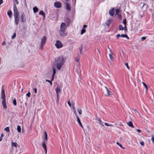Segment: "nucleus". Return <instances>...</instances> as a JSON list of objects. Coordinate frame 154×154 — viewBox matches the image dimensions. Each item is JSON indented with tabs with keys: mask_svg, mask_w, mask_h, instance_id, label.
<instances>
[{
	"mask_svg": "<svg viewBox=\"0 0 154 154\" xmlns=\"http://www.w3.org/2000/svg\"><path fill=\"white\" fill-rule=\"evenodd\" d=\"M116 144L118 145L120 147H121V148H122V149H124L125 148V147H123L122 145L120 144L118 142H116Z\"/></svg>",
	"mask_w": 154,
	"mask_h": 154,
	"instance_id": "obj_36",
	"label": "nucleus"
},
{
	"mask_svg": "<svg viewBox=\"0 0 154 154\" xmlns=\"http://www.w3.org/2000/svg\"><path fill=\"white\" fill-rule=\"evenodd\" d=\"M119 37H121L120 35V34H118L116 36L117 39H118Z\"/></svg>",
	"mask_w": 154,
	"mask_h": 154,
	"instance_id": "obj_49",
	"label": "nucleus"
},
{
	"mask_svg": "<svg viewBox=\"0 0 154 154\" xmlns=\"http://www.w3.org/2000/svg\"><path fill=\"white\" fill-rule=\"evenodd\" d=\"M79 125L83 129V126L82 124H80Z\"/></svg>",
	"mask_w": 154,
	"mask_h": 154,
	"instance_id": "obj_55",
	"label": "nucleus"
},
{
	"mask_svg": "<svg viewBox=\"0 0 154 154\" xmlns=\"http://www.w3.org/2000/svg\"><path fill=\"white\" fill-rule=\"evenodd\" d=\"M109 56L110 59L111 60H113L114 59V57H113V56H112V54H109Z\"/></svg>",
	"mask_w": 154,
	"mask_h": 154,
	"instance_id": "obj_37",
	"label": "nucleus"
},
{
	"mask_svg": "<svg viewBox=\"0 0 154 154\" xmlns=\"http://www.w3.org/2000/svg\"><path fill=\"white\" fill-rule=\"evenodd\" d=\"M59 34L61 36H65L67 35V33L65 32V31H62L60 30L59 31Z\"/></svg>",
	"mask_w": 154,
	"mask_h": 154,
	"instance_id": "obj_9",
	"label": "nucleus"
},
{
	"mask_svg": "<svg viewBox=\"0 0 154 154\" xmlns=\"http://www.w3.org/2000/svg\"><path fill=\"white\" fill-rule=\"evenodd\" d=\"M121 37L122 38H126L127 39H129V38L127 34H122L120 35Z\"/></svg>",
	"mask_w": 154,
	"mask_h": 154,
	"instance_id": "obj_17",
	"label": "nucleus"
},
{
	"mask_svg": "<svg viewBox=\"0 0 154 154\" xmlns=\"http://www.w3.org/2000/svg\"><path fill=\"white\" fill-rule=\"evenodd\" d=\"M146 37L145 36L141 38V39L143 40H145L146 39Z\"/></svg>",
	"mask_w": 154,
	"mask_h": 154,
	"instance_id": "obj_47",
	"label": "nucleus"
},
{
	"mask_svg": "<svg viewBox=\"0 0 154 154\" xmlns=\"http://www.w3.org/2000/svg\"><path fill=\"white\" fill-rule=\"evenodd\" d=\"M1 99L2 100H5V90L3 87L2 88L1 91Z\"/></svg>",
	"mask_w": 154,
	"mask_h": 154,
	"instance_id": "obj_7",
	"label": "nucleus"
},
{
	"mask_svg": "<svg viewBox=\"0 0 154 154\" xmlns=\"http://www.w3.org/2000/svg\"><path fill=\"white\" fill-rule=\"evenodd\" d=\"M105 88H106V91L107 92V95H106V96H110L111 95V94H110V91L109 89L107 88L106 86H105Z\"/></svg>",
	"mask_w": 154,
	"mask_h": 154,
	"instance_id": "obj_16",
	"label": "nucleus"
},
{
	"mask_svg": "<svg viewBox=\"0 0 154 154\" xmlns=\"http://www.w3.org/2000/svg\"><path fill=\"white\" fill-rule=\"evenodd\" d=\"M4 136V134H2L1 135V137L2 138Z\"/></svg>",
	"mask_w": 154,
	"mask_h": 154,
	"instance_id": "obj_62",
	"label": "nucleus"
},
{
	"mask_svg": "<svg viewBox=\"0 0 154 154\" xmlns=\"http://www.w3.org/2000/svg\"><path fill=\"white\" fill-rule=\"evenodd\" d=\"M128 125L130 127H131L132 128H134V126L133 125L131 122H129L128 123Z\"/></svg>",
	"mask_w": 154,
	"mask_h": 154,
	"instance_id": "obj_22",
	"label": "nucleus"
},
{
	"mask_svg": "<svg viewBox=\"0 0 154 154\" xmlns=\"http://www.w3.org/2000/svg\"><path fill=\"white\" fill-rule=\"evenodd\" d=\"M65 58L63 56L58 57L55 62L57 63V69H60L62 66L65 62Z\"/></svg>",
	"mask_w": 154,
	"mask_h": 154,
	"instance_id": "obj_2",
	"label": "nucleus"
},
{
	"mask_svg": "<svg viewBox=\"0 0 154 154\" xmlns=\"http://www.w3.org/2000/svg\"><path fill=\"white\" fill-rule=\"evenodd\" d=\"M13 10L15 22L16 24L17 25L19 20L20 16L17 7L15 3L13 4Z\"/></svg>",
	"mask_w": 154,
	"mask_h": 154,
	"instance_id": "obj_1",
	"label": "nucleus"
},
{
	"mask_svg": "<svg viewBox=\"0 0 154 154\" xmlns=\"http://www.w3.org/2000/svg\"><path fill=\"white\" fill-rule=\"evenodd\" d=\"M13 103L14 105L16 106L17 105L16 100L15 98L13 100Z\"/></svg>",
	"mask_w": 154,
	"mask_h": 154,
	"instance_id": "obj_33",
	"label": "nucleus"
},
{
	"mask_svg": "<svg viewBox=\"0 0 154 154\" xmlns=\"http://www.w3.org/2000/svg\"><path fill=\"white\" fill-rule=\"evenodd\" d=\"M111 21V19H109L108 20L106 21L105 23V26L107 27H109V25L110 24Z\"/></svg>",
	"mask_w": 154,
	"mask_h": 154,
	"instance_id": "obj_11",
	"label": "nucleus"
},
{
	"mask_svg": "<svg viewBox=\"0 0 154 154\" xmlns=\"http://www.w3.org/2000/svg\"><path fill=\"white\" fill-rule=\"evenodd\" d=\"M52 68H53V72L52 75H55L56 73V70L54 67H53Z\"/></svg>",
	"mask_w": 154,
	"mask_h": 154,
	"instance_id": "obj_34",
	"label": "nucleus"
},
{
	"mask_svg": "<svg viewBox=\"0 0 154 154\" xmlns=\"http://www.w3.org/2000/svg\"><path fill=\"white\" fill-rule=\"evenodd\" d=\"M5 130L8 132H10V129L9 127H7L5 128Z\"/></svg>",
	"mask_w": 154,
	"mask_h": 154,
	"instance_id": "obj_31",
	"label": "nucleus"
},
{
	"mask_svg": "<svg viewBox=\"0 0 154 154\" xmlns=\"http://www.w3.org/2000/svg\"><path fill=\"white\" fill-rule=\"evenodd\" d=\"M16 34L15 33H14L13 34V35H12L11 37V39H14L16 37Z\"/></svg>",
	"mask_w": 154,
	"mask_h": 154,
	"instance_id": "obj_41",
	"label": "nucleus"
},
{
	"mask_svg": "<svg viewBox=\"0 0 154 154\" xmlns=\"http://www.w3.org/2000/svg\"><path fill=\"white\" fill-rule=\"evenodd\" d=\"M2 102L3 105V107L5 109L7 108V106L6 103V99L2 100Z\"/></svg>",
	"mask_w": 154,
	"mask_h": 154,
	"instance_id": "obj_14",
	"label": "nucleus"
},
{
	"mask_svg": "<svg viewBox=\"0 0 154 154\" xmlns=\"http://www.w3.org/2000/svg\"><path fill=\"white\" fill-rule=\"evenodd\" d=\"M72 2L74 3V4H75L76 0H72Z\"/></svg>",
	"mask_w": 154,
	"mask_h": 154,
	"instance_id": "obj_54",
	"label": "nucleus"
},
{
	"mask_svg": "<svg viewBox=\"0 0 154 154\" xmlns=\"http://www.w3.org/2000/svg\"><path fill=\"white\" fill-rule=\"evenodd\" d=\"M54 6L57 8H60L61 7V2L59 1H57L54 3Z\"/></svg>",
	"mask_w": 154,
	"mask_h": 154,
	"instance_id": "obj_8",
	"label": "nucleus"
},
{
	"mask_svg": "<svg viewBox=\"0 0 154 154\" xmlns=\"http://www.w3.org/2000/svg\"><path fill=\"white\" fill-rule=\"evenodd\" d=\"M66 28V24L63 23H62L60 26V30L62 31H65Z\"/></svg>",
	"mask_w": 154,
	"mask_h": 154,
	"instance_id": "obj_6",
	"label": "nucleus"
},
{
	"mask_svg": "<svg viewBox=\"0 0 154 154\" xmlns=\"http://www.w3.org/2000/svg\"><path fill=\"white\" fill-rule=\"evenodd\" d=\"M104 124L106 126H112L113 127L114 125L112 124H109L105 122L104 123Z\"/></svg>",
	"mask_w": 154,
	"mask_h": 154,
	"instance_id": "obj_29",
	"label": "nucleus"
},
{
	"mask_svg": "<svg viewBox=\"0 0 154 154\" xmlns=\"http://www.w3.org/2000/svg\"><path fill=\"white\" fill-rule=\"evenodd\" d=\"M45 133V138L44 139V140L45 141V142H47L48 141V137H47V134L46 131H45L44 132Z\"/></svg>",
	"mask_w": 154,
	"mask_h": 154,
	"instance_id": "obj_18",
	"label": "nucleus"
},
{
	"mask_svg": "<svg viewBox=\"0 0 154 154\" xmlns=\"http://www.w3.org/2000/svg\"><path fill=\"white\" fill-rule=\"evenodd\" d=\"M11 144L12 146H15V147H16L17 146V144L16 143L12 142Z\"/></svg>",
	"mask_w": 154,
	"mask_h": 154,
	"instance_id": "obj_28",
	"label": "nucleus"
},
{
	"mask_svg": "<svg viewBox=\"0 0 154 154\" xmlns=\"http://www.w3.org/2000/svg\"><path fill=\"white\" fill-rule=\"evenodd\" d=\"M137 131L139 133H140L141 132V131L140 129H137Z\"/></svg>",
	"mask_w": 154,
	"mask_h": 154,
	"instance_id": "obj_53",
	"label": "nucleus"
},
{
	"mask_svg": "<svg viewBox=\"0 0 154 154\" xmlns=\"http://www.w3.org/2000/svg\"><path fill=\"white\" fill-rule=\"evenodd\" d=\"M142 83H143V85H144V86L146 88V90H147L148 89V87L147 85L145 83H144L143 82H142Z\"/></svg>",
	"mask_w": 154,
	"mask_h": 154,
	"instance_id": "obj_32",
	"label": "nucleus"
},
{
	"mask_svg": "<svg viewBox=\"0 0 154 154\" xmlns=\"http://www.w3.org/2000/svg\"><path fill=\"white\" fill-rule=\"evenodd\" d=\"M114 9L113 8L110 10L109 11V14L111 16H113L114 14Z\"/></svg>",
	"mask_w": 154,
	"mask_h": 154,
	"instance_id": "obj_15",
	"label": "nucleus"
},
{
	"mask_svg": "<svg viewBox=\"0 0 154 154\" xmlns=\"http://www.w3.org/2000/svg\"><path fill=\"white\" fill-rule=\"evenodd\" d=\"M66 9L68 11H70L71 10V7L70 5L67 2H66Z\"/></svg>",
	"mask_w": 154,
	"mask_h": 154,
	"instance_id": "obj_10",
	"label": "nucleus"
},
{
	"mask_svg": "<svg viewBox=\"0 0 154 154\" xmlns=\"http://www.w3.org/2000/svg\"><path fill=\"white\" fill-rule=\"evenodd\" d=\"M3 3V0H0V3L2 4Z\"/></svg>",
	"mask_w": 154,
	"mask_h": 154,
	"instance_id": "obj_59",
	"label": "nucleus"
},
{
	"mask_svg": "<svg viewBox=\"0 0 154 154\" xmlns=\"http://www.w3.org/2000/svg\"><path fill=\"white\" fill-rule=\"evenodd\" d=\"M57 94V101L58 103L59 100V93H60L61 91V89L59 88H57L55 89Z\"/></svg>",
	"mask_w": 154,
	"mask_h": 154,
	"instance_id": "obj_5",
	"label": "nucleus"
},
{
	"mask_svg": "<svg viewBox=\"0 0 154 154\" xmlns=\"http://www.w3.org/2000/svg\"><path fill=\"white\" fill-rule=\"evenodd\" d=\"M140 145L142 146H144V142L143 141H142L140 142Z\"/></svg>",
	"mask_w": 154,
	"mask_h": 154,
	"instance_id": "obj_45",
	"label": "nucleus"
},
{
	"mask_svg": "<svg viewBox=\"0 0 154 154\" xmlns=\"http://www.w3.org/2000/svg\"><path fill=\"white\" fill-rule=\"evenodd\" d=\"M98 121L99 122V123L100 125H102V126H104L103 124L102 121L100 119L98 118Z\"/></svg>",
	"mask_w": 154,
	"mask_h": 154,
	"instance_id": "obj_26",
	"label": "nucleus"
},
{
	"mask_svg": "<svg viewBox=\"0 0 154 154\" xmlns=\"http://www.w3.org/2000/svg\"><path fill=\"white\" fill-rule=\"evenodd\" d=\"M33 11L34 13H36L38 11V9L36 7H34L33 8Z\"/></svg>",
	"mask_w": 154,
	"mask_h": 154,
	"instance_id": "obj_24",
	"label": "nucleus"
},
{
	"mask_svg": "<svg viewBox=\"0 0 154 154\" xmlns=\"http://www.w3.org/2000/svg\"><path fill=\"white\" fill-rule=\"evenodd\" d=\"M69 22H68L67 24V26H68L69 25Z\"/></svg>",
	"mask_w": 154,
	"mask_h": 154,
	"instance_id": "obj_63",
	"label": "nucleus"
},
{
	"mask_svg": "<svg viewBox=\"0 0 154 154\" xmlns=\"http://www.w3.org/2000/svg\"><path fill=\"white\" fill-rule=\"evenodd\" d=\"M82 46H81L79 48V49L80 51V53L82 54Z\"/></svg>",
	"mask_w": 154,
	"mask_h": 154,
	"instance_id": "obj_40",
	"label": "nucleus"
},
{
	"mask_svg": "<svg viewBox=\"0 0 154 154\" xmlns=\"http://www.w3.org/2000/svg\"><path fill=\"white\" fill-rule=\"evenodd\" d=\"M55 45L56 47L58 49L60 48L63 47V45L61 43V42L59 40L56 41V43L55 44Z\"/></svg>",
	"mask_w": 154,
	"mask_h": 154,
	"instance_id": "obj_4",
	"label": "nucleus"
},
{
	"mask_svg": "<svg viewBox=\"0 0 154 154\" xmlns=\"http://www.w3.org/2000/svg\"><path fill=\"white\" fill-rule=\"evenodd\" d=\"M120 12V11L119 9H117L116 10V14L118 15L119 17H121V14H119Z\"/></svg>",
	"mask_w": 154,
	"mask_h": 154,
	"instance_id": "obj_19",
	"label": "nucleus"
},
{
	"mask_svg": "<svg viewBox=\"0 0 154 154\" xmlns=\"http://www.w3.org/2000/svg\"><path fill=\"white\" fill-rule=\"evenodd\" d=\"M46 82H48L51 85H52V81L49 80L48 79H46Z\"/></svg>",
	"mask_w": 154,
	"mask_h": 154,
	"instance_id": "obj_38",
	"label": "nucleus"
},
{
	"mask_svg": "<svg viewBox=\"0 0 154 154\" xmlns=\"http://www.w3.org/2000/svg\"><path fill=\"white\" fill-rule=\"evenodd\" d=\"M37 89L36 88H35L34 89V93H37Z\"/></svg>",
	"mask_w": 154,
	"mask_h": 154,
	"instance_id": "obj_51",
	"label": "nucleus"
},
{
	"mask_svg": "<svg viewBox=\"0 0 154 154\" xmlns=\"http://www.w3.org/2000/svg\"><path fill=\"white\" fill-rule=\"evenodd\" d=\"M75 61L76 62H79V59H77L76 60H75Z\"/></svg>",
	"mask_w": 154,
	"mask_h": 154,
	"instance_id": "obj_61",
	"label": "nucleus"
},
{
	"mask_svg": "<svg viewBox=\"0 0 154 154\" xmlns=\"http://www.w3.org/2000/svg\"><path fill=\"white\" fill-rule=\"evenodd\" d=\"M54 75H52V78H51V81H52V82L53 80L54 79Z\"/></svg>",
	"mask_w": 154,
	"mask_h": 154,
	"instance_id": "obj_48",
	"label": "nucleus"
},
{
	"mask_svg": "<svg viewBox=\"0 0 154 154\" xmlns=\"http://www.w3.org/2000/svg\"><path fill=\"white\" fill-rule=\"evenodd\" d=\"M85 32L86 30L84 29H82L81 31V34L82 35Z\"/></svg>",
	"mask_w": 154,
	"mask_h": 154,
	"instance_id": "obj_30",
	"label": "nucleus"
},
{
	"mask_svg": "<svg viewBox=\"0 0 154 154\" xmlns=\"http://www.w3.org/2000/svg\"><path fill=\"white\" fill-rule=\"evenodd\" d=\"M123 23L125 25L124 27L125 28V30H127V27L126 26V20L125 19L123 20Z\"/></svg>",
	"mask_w": 154,
	"mask_h": 154,
	"instance_id": "obj_23",
	"label": "nucleus"
},
{
	"mask_svg": "<svg viewBox=\"0 0 154 154\" xmlns=\"http://www.w3.org/2000/svg\"><path fill=\"white\" fill-rule=\"evenodd\" d=\"M73 113L75 114V116H76V118H77V117H78V116L77 115L76 112V111L75 109H74V110L73 111Z\"/></svg>",
	"mask_w": 154,
	"mask_h": 154,
	"instance_id": "obj_43",
	"label": "nucleus"
},
{
	"mask_svg": "<svg viewBox=\"0 0 154 154\" xmlns=\"http://www.w3.org/2000/svg\"><path fill=\"white\" fill-rule=\"evenodd\" d=\"M67 103L70 107L71 106V104L69 101Z\"/></svg>",
	"mask_w": 154,
	"mask_h": 154,
	"instance_id": "obj_50",
	"label": "nucleus"
},
{
	"mask_svg": "<svg viewBox=\"0 0 154 154\" xmlns=\"http://www.w3.org/2000/svg\"><path fill=\"white\" fill-rule=\"evenodd\" d=\"M46 39L47 38L45 36H43L41 38V41L40 45V48L41 49H43V47L46 42Z\"/></svg>",
	"mask_w": 154,
	"mask_h": 154,
	"instance_id": "obj_3",
	"label": "nucleus"
},
{
	"mask_svg": "<svg viewBox=\"0 0 154 154\" xmlns=\"http://www.w3.org/2000/svg\"><path fill=\"white\" fill-rule=\"evenodd\" d=\"M5 44V42H3L2 43V45H4Z\"/></svg>",
	"mask_w": 154,
	"mask_h": 154,
	"instance_id": "obj_56",
	"label": "nucleus"
},
{
	"mask_svg": "<svg viewBox=\"0 0 154 154\" xmlns=\"http://www.w3.org/2000/svg\"><path fill=\"white\" fill-rule=\"evenodd\" d=\"M31 93L29 91L26 94V96L29 97L30 96Z\"/></svg>",
	"mask_w": 154,
	"mask_h": 154,
	"instance_id": "obj_42",
	"label": "nucleus"
},
{
	"mask_svg": "<svg viewBox=\"0 0 154 154\" xmlns=\"http://www.w3.org/2000/svg\"><path fill=\"white\" fill-rule=\"evenodd\" d=\"M17 130L19 132H20L21 131V127L19 125H17Z\"/></svg>",
	"mask_w": 154,
	"mask_h": 154,
	"instance_id": "obj_27",
	"label": "nucleus"
},
{
	"mask_svg": "<svg viewBox=\"0 0 154 154\" xmlns=\"http://www.w3.org/2000/svg\"><path fill=\"white\" fill-rule=\"evenodd\" d=\"M124 29V27L121 25H119V30H123Z\"/></svg>",
	"mask_w": 154,
	"mask_h": 154,
	"instance_id": "obj_25",
	"label": "nucleus"
},
{
	"mask_svg": "<svg viewBox=\"0 0 154 154\" xmlns=\"http://www.w3.org/2000/svg\"><path fill=\"white\" fill-rule=\"evenodd\" d=\"M20 18L21 21L22 22H24L26 21V19L25 18V15L24 13L21 15Z\"/></svg>",
	"mask_w": 154,
	"mask_h": 154,
	"instance_id": "obj_13",
	"label": "nucleus"
},
{
	"mask_svg": "<svg viewBox=\"0 0 154 154\" xmlns=\"http://www.w3.org/2000/svg\"><path fill=\"white\" fill-rule=\"evenodd\" d=\"M15 1L17 4V5H18L19 4V2L18 1V0H15Z\"/></svg>",
	"mask_w": 154,
	"mask_h": 154,
	"instance_id": "obj_57",
	"label": "nucleus"
},
{
	"mask_svg": "<svg viewBox=\"0 0 154 154\" xmlns=\"http://www.w3.org/2000/svg\"><path fill=\"white\" fill-rule=\"evenodd\" d=\"M2 140V138L1 137L0 138V141H1Z\"/></svg>",
	"mask_w": 154,
	"mask_h": 154,
	"instance_id": "obj_64",
	"label": "nucleus"
},
{
	"mask_svg": "<svg viewBox=\"0 0 154 154\" xmlns=\"http://www.w3.org/2000/svg\"><path fill=\"white\" fill-rule=\"evenodd\" d=\"M125 66H126L127 67V69H129V66L128 65V64L127 63H125Z\"/></svg>",
	"mask_w": 154,
	"mask_h": 154,
	"instance_id": "obj_44",
	"label": "nucleus"
},
{
	"mask_svg": "<svg viewBox=\"0 0 154 154\" xmlns=\"http://www.w3.org/2000/svg\"><path fill=\"white\" fill-rule=\"evenodd\" d=\"M87 26L86 25H83V27L82 29H85V28Z\"/></svg>",
	"mask_w": 154,
	"mask_h": 154,
	"instance_id": "obj_52",
	"label": "nucleus"
},
{
	"mask_svg": "<svg viewBox=\"0 0 154 154\" xmlns=\"http://www.w3.org/2000/svg\"><path fill=\"white\" fill-rule=\"evenodd\" d=\"M76 72L77 74H79V71L78 69H76Z\"/></svg>",
	"mask_w": 154,
	"mask_h": 154,
	"instance_id": "obj_60",
	"label": "nucleus"
},
{
	"mask_svg": "<svg viewBox=\"0 0 154 154\" xmlns=\"http://www.w3.org/2000/svg\"><path fill=\"white\" fill-rule=\"evenodd\" d=\"M77 111H78V112H79V113L80 115H81L82 114V110L81 109H77Z\"/></svg>",
	"mask_w": 154,
	"mask_h": 154,
	"instance_id": "obj_35",
	"label": "nucleus"
},
{
	"mask_svg": "<svg viewBox=\"0 0 154 154\" xmlns=\"http://www.w3.org/2000/svg\"><path fill=\"white\" fill-rule=\"evenodd\" d=\"M7 14L10 18H11L12 14V12L11 10H9L7 12Z\"/></svg>",
	"mask_w": 154,
	"mask_h": 154,
	"instance_id": "obj_21",
	"label": "nucleus"
},
{
	"mask_svg": "<svg viewBox=\"0 0 154 154\" xmlns=\"http://www.w3.org/2000/svg\"><path fill=\"white\" fill-rule=\"evenodd\" d=\"M76 118L77 119V122H78V123H79V124H81L82 123H81L79 117H77V118Z\"/></svg>",
	"mask_w": 154,
	"mask_h": 154,
	"instance_id": "obj_39",
	"label": "nucleus"
},
{
	"mask_svg": "<svg viewBox=\"0 0 154 154\" xmlns=\"http://www.w3.org/2000/svg\"><path fill=\"white\" fill-rule=\"evenodd\" d=\"M42 147L44 148L45 150V154H47V148L46 144H45V141L43 140V142L42 144Z\"/></svg>",
	"mask_w": 154,
	"mask_h": 154,
	"instance_id": "obj_12",
	"label": "nucleus"
},
{
	"mask_svg": "<svg viewBox=\"0 0 154 154\" xmlns=\"http://www.w3.org/2000/svg\"><path fill=\"white\" fill-rule=\"evenodd\" d=\"M152 140L153 143H154V136H152Z\"/></svg>",
	"mask_w": 154,
	"mask_h": 154,
	"instance_id": "obj_46",
	"label": "nucleus"
},
{
	"mask_svg": "<svg viewBox=\"0 0 154 154\" xmlns=\"http://www.w3.org/2000/svg\"><path fill=\"white\" fill-rule=\"evenodd\" d=\"M39 14L42 15L44 18H45V14L43 11H41L39 12Z\"/></svg>",
	"mask_w": 154,
	"mask_h": 154,
	"instance_id": "obj_20",
	"label": "nucleus"
},
{
	"mask_svg": "<svg viewBox=\"0 0 154 154\" xmlns=\"http://www.w3.org/2000/svg\"><path fill=\"white\" fill-rule=\"evenodd\" d=\"M145 5H146V6H148V5H147V4H146V3H144V4H143V7H143Z\"/></svg>",
	"mask_w": 154,
	"mask_h": 154,
	"instance_id": "obj_58",
	"label": "nucleus"
}]
</instances>
